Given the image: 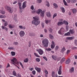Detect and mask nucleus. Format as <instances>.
<instances>
[{"label": "nucleus", "instance_id": "nucleus-48", "mask_svg": "<svg viewBox=\"0 0 77 77\" xmlns=\"http://www.w3.org/2000/svg\"><path fill=\"white\" fill-rule=\"evenodd\" d=\"M11 56H14L15 55V52L12 51L11 52Z\"/></svg>", "mask_w": 77, "mask_h": 77}, {"label": "nucleus", "instance_id": "nucleus-51", "mask_svg": "<svg viewBox=\"0 0 77 77\" xmlns=\"http://www.w3.org/2000/svg\"><path fill=\"white\" fill-rule=\"evenodd\" d=\"M31 9L32 10V11H35V9L34 8V6H33V5L31 6Z\"/></svg>", "mask_w": 77, "mask_h": 77}, {"label": "nucleus", "instance_id": "nucleus-2", "mask_svg": "<svg viewBox=\"0 0 77 77\" xmlns=\"http://www.w3.org/2000/svg\"><path fill=\"white\" fill-rule=\"evenodd\" d=\"M42 44L44 47L47 48L48 45V40L47 38H44L42 41Z\"/></svg>", "mask_w": 77, "mask_h": 77}, {"label": "nucleus", "instance_id": "nucleus-28", "mask_svg": "<svg viewBox=\"0 0 77 77\" xmlns=\"http://www.w3.org/2000/svg\"><path fill=\"white\" fill-rule=\"evenodd\" d=\"M60 9H61L62 12L63 13H65V9H64V8L63 7H60Z\"/></svg>", "mask_w": 77, "mask_h": 77}, {"label": "nucleus", "instance_id": "nucleus-4", "mask_svg": "<svg viewBox=\"0 0 77 77\" xmlns=\"http://www.w3.org/2000/svg\"><path fill=\"white\" fill-rule=\"evenodd\" d=\"M11 62H13V65H14L15 66H16L17 67L18 69H20L19 67L17 66V65H15V64H17V63H18V61H17V59L15 58H13V59H12L11 60Z\"/></svg>", "mask_w": 77, "mask_h": 77}, {"label": "nucleus", "instance_id": "nucleus-22", "mask_svg": "<svg viewBox=\"0 0 77 77\" xmlns=\"http://www.w3.org/2000/svg\"><path fill=\"white\" fill-rule=\"evenodd\" d=\"M63 24V22H59L57 24V26H60L61 25H62Z\"/></svg>", "mask_w": 77, "mask_h": 77}, {"label": "nucleus", "instance_id": "nucleus-34", "mask_svg": "<svg viewBox=\"0 0 77 77\" xmlns=\"http://www.w3.org/2000/svg\"><path fill=\"white\" fill-rule=\"evenodd\" d=\"M45 50L47 51H51V49L50 48H45Z\"/></svg>", "mask_w": 77, "mask_h": 77}, {"label": "nucleus", "instance_id": "nucleus-37", "mask_svg": "<svg viewBox=\"0 0 77 77\" xmlns=\"http://www.w3.org/2000/svg\"><path fill=\"white\" fill-rule=\"evenodd\" d=\"M63 22V24H65L66 25H68V24H69V23H68L67 21L65 20H64Z\"/></svg>", "mask_w": 77, "mask_h": 77}, {"label": "nucleus", "instance_id": "nucleus-60", "mask_svg": "<svg viewBox=\"0 0 77 77\" xmlns=\"http://www.w3.org/2000/svg\"><path fill=\"white\" fill-rule=\"evenodd\" d=\"M55 77H63V76H58V75H57V74H56Z\"/></svg>", "mask_w": 77, "mask_h": 77}, {"label": "nucleus", "instance_id": "nucleus-33", "mask_svg": "<svg viewBox=\"0 0 77 77\" xmlns=\"http://www.w3.org/2000/svg\"><path fill=\"white\" fill-rule=\"evenodd\" d=\"M65 48L63 47L61 49V52H62V53H63L64 51H65Z\"/></svg>", "mask_w": 77, "mask_h": 77}, {"label": "nucleus", "instance_id": "nucleus-49", "mask_svg": "<svg viewBox=\"0 0 77 77\" xmlns=\"http://www.w3.org/2000/svg\"><path fill=\"white\" fill-rule=\"evenodd\" d=\"M28 61H29V58H26V59L24 60V62L27 63Z\"/></svg>", "mask_w": 77, "mask_h": 77}, {"label": "nucleus", "instance_id": "nucleus-14", "mask_svg": "<svg viewBox=\"0 0 77 77\" xmlns=\"http://www.w3.org/2000/svg\"><path fill=\"white\" fill-rule=\"evenodd\" d=\"M35 70L38 72H39V73H40V72H41V69L40 68H38V67H35Z\"/></svg>", "mask_w": 77, "mask_h": 77}, {"label": "nucleus", "instance_id": "nucleus-16", "mask_svg": "<svg viewBox=\"0 0 77 77\" xmlns=\"http://www.w3.org/2000/svg\"><path fill=\"white\" fill-rule=\"evenodd\" d=\"M71 62V60L69 58H68L66 61V64H69Z\"/></svg>", "mask_w": 77, "mask_h": 77}, {"label": "nucleus", "instance_id": "nucleus-54", "mask_svg": "<svg viewBox=\"0 0 77 77\" xmlns=\"http://www.w3.org/2000/svg\"><path fill=\"white\" fill-rule=\"evenodd\" d=\"M8 50H14V48L12 47H8Z\"/></svg>", "mask_w": 77, "mask_h": 77}, {"label": "nucleus", "instance_id": "nucleus-41", "mask_svg": "<svg viewBox=\"0 0 77 77\" xmlns=\"http://www.w3.org/2000/svg\"><path fill=\"white\" fill-rule=\"evenodd\" d=\"M34 54L35 56H36V57H40V56H39V55H38V54H37V53H34Z\"/></svg>", "mask_w": 77, "mask_h": 77}, {"label": "nucleus", "instance_id": "nucleus-1", "mask_svg": "<svg viewBox=\"0 0 77 77\" xmlns=\"http://www.w3.org/2000/svg\"><path fill=\"white\" fill-rule=\"evenodd\" d=\"M33 18L34 19V20L32 22V24H34L35 26H38V24H40L41 22L39 20L38 18L36 17H33Z\"/></svg>", "mask_w": 77, "mask_h": 77}, {"label": "nucleus", "instance_id": "nucleus-62", "mask_svg": "<svg viewBox=\"0 0 77 77\" xmlns=\"http://www.w3.org/2000/svg\"><path fill=\"white\" fill-rule=\"evenodd\" d=\"M10 67V65L9 63H8L7 64V66L6 67V68H8V67Z\"/></svg>", "mask_w": 77, "mask_h": 77}, {"label": "nucleus", "instance_id": "nucleus-25", "mask_svg": "<svg viewBox=\"0 0 77 77\" xmlns=\"http://www.w3.org/2000/svg\"><path fill=\"white\" fill-rule=\"evenodd\" d=\"M72 12L74 14H75L77 12V10L76 9H72Z\"/></svg>", "mask_w": 77, "mask_h": 77}, {"label": "nucleus", "instance_id": "nucleus-50", "mask_svg": "<svg viewBox=\"0 0 77 77\" xmlns=\"http://www.w3.org/2000/svg\"><path fill=\"white\" fill-rule=\"evenodd\" d=\"M29 35L30 36H35V34L34 33H30L29 34Z\"/></svg>", "mask_w": 77, "mask_h": 77}, {"label": "nucleus", "instance_id": "nucleus-46", "mask_svg": "<svg viewBox=\"0 0 77 77\" xmlns=\"http://www.w3.org/2000/svg\"><path fill=\"white\" fill-rule=\"evenodd\" d=\"M13 75H14V76H17V74H16V72H15V71H13Z\"/></svg>", "mask_w": 77, "mask_h": 77}, {"label": "nucleus", "instance_id": "nucleus-18", "mask_svg": "<svg viewBox=\"0 0 77 77\" xmlns=\"http://www.w3.org/2000/svg\"><path fill=\"white\" fill-rule=\"evenodd\" d=\"M52 59H54V60H57V57L54 55H52Z\"/></svg>", "mask_w": 77, "mask_h": 77}, {"label": "nucleus", "instance_id": "nucleus-45", "mask_svg": "<svg viewBox=\"0 0 77 77\" xmlns=\"http://www.w3.org/2000/svg\"><path fill=\"white\" fill-rule=\"evenodd\" d=\"M69 32L71 34H73L74 33V30L73 29H70Z\"/></svg>", "mask_w": 77, "mask_h": 77}, {"label": "nucleus", "instance_id": "nucleus-32", "mask_svg": "<svg viewBox=\"0 0 77 77\" xmlns=\"http://www.w3.org/2000/svg\"><path fill=\"white\" fill-rule=\"evenodd\" d=\"M49 38H50L51 39H54V37L53 35H51V34H49Z\"/></svg>", "mask_w": 77, "mask_h": 77}, {"label": "nucleus", "instance_id": "nucleus-56", "mask_svg": "<svg viewBox=\"0 0 77 77\" xmlns=\"http://www.w3.org/2000/svg\"><path fill=\"white\" fill-rule=\"evenodd\" d=\"M43 58L44 59H45L46 61H47V60H47V58L46 57H43Z\"/></svg>", "mask_w": 77, "mask_h": 77}, {"label": "nucleus", "instance_id": "nucleus-12", "mask_svg": "<svg viewBox=\"0 0 77 77\" xmlns=\"http://www.w3.org/2000/svg\"><path fill=\"white\" fill-rule=\"evenodd\" d=\"M26 3H27V2L26 1H25L23 3L22 5L23 9H24V8H26V6H27V5H26Z\"/></svg>", "mask_w": 77, "mask_h": 77}, {"label": "nucleus", "instance_id": "nucleus-11", "mask_svg": "<svg viewBox=\"0 0 77 77\" xmlns=\"http://www.w3.org/2000/svg\"><path fill=\"white\" fill-rule=\"evenodd\" d=\"M51 47L52 49L54 48V47H55V43L53 41L52 42V44L51 46Z\"/></svg>", "mask_w": 77, "mask_h": 77}, {"label": "nucleus", "instance_id": "nucleus-17", "mask_svg": "<svg viewBox=\"0 0 77 77\" xmlns=\"http://www.w3.org/2000/svg\"><path fill=\"white\" fill-rule=\"evenodd\" d=\"M44 14H45V11H41L40 15L42 17H44Z\"/></svg>", "mask_w": 77, "mask_h": 77}, {"label": "nucleus", "instance_id": "nucleus-13", "mask_svg": "<svg viewBox=\"0 0 77 77\" xmlns=\"http://www.w3.org/2000/svg\"><path fill=\"white\" fill-rule=\"evenodd\" d=\"M4 9V8L3 7H2L1 10H0V13L1 14H3V15H4L5 14V11H3L2 10H3Z\"/></svg>", "mask_w": 77, "mask_h": 77}, {"label": "nucleus", "instance_id": "nucleus-23", "mask_svg": "<svg viewBox=\"0 0 77 77\" xmlns=\"http://www.w3.org/2000/svg\"><path fill=\"white\" fill-rule=\"evenodd\" d=\"M42 11V10L38 9V10H37L36 11V13L38 14H40V13H41Z\"/></svg>", "mask_w": 77, "mask_h": 77}, {"label": "nucleus", "instance_id": "nucleus-24", "mask_svg": "<svg viewBox=\"0 0 77 77\" xmlns=\"http://www.w3.org/2000/svg\"><path fill=\"white\" fill-rule=\"evenodd\" d=\"M53 6H54V8L55 9H57L58 8V6H57V5L56 4V3H54L53 4Z\"/></svg>", "mask_w": 77, "mask_h": 77}, {"label": "nucleus", "instance_id": "nucleus-5", "mask_svg": "<svg viewBox=\"0 0 77 77\" xmlns=\"http://www.w3.org/2000/svg\"><path fill=\"white\" fill-rule=\"evenodd\" d=\"M36 51L38 52L39 54L40 55H42L43 53H44V51L41 49H37Z\"/></svg>", "mask_w": 77, "mask_h": 77}, {"label": "nucleus", "instance_id": "nucleus-39", "mask_svg": "<svg viewBox=\"0 0 77 77\" xmlns=\"http://www.w3.org/2000/svg\"><path fill=\"white\" fill-rule=\"evenodd\" d=\"M48 30L50 33H52L53 31V29H52L50 28H49L48 29Z\"/></svg>", "mask_w": 77, "mask_h": 77}, {"label": "nucleus", "instance_id": "nucleus-44", "mask_svg": "<svg viewBox=\"0 0 77 77\" xmlns=\"http://www.w3.org/2000/svg\"><path fill=\"white\" fill-rule=\"evenodd\" d=\"M63 3L64 4V5L65 6H67V3H66V2L65 1V0H63Z\"/></svg>", "mask_w": 77, "mask_h": 77}, {"label": "nucleus", "instance_id": "nucleus-10", "mask_svg": "<svg viewBox=\"0 0 77 77\" xmlns=\"http://www.w3.org/2000/svg\"><path fill=\"white\" fill-rule=\"evenodd\" d=\"M65 32L64 29L63 28H61L60 30L58 31V33L60 35H62V32Z\"/></svg>", "mask_w": 77, "mask_h": 77}, {"label": "nucleus", "instance_id": "nucleus-9", "mask_svg": "<svg viewBox=\"0 0 77 77\" xmlns=\"http://www.w3.org/2000/svg\"><path fill=\"white\" fill-rule=\"evenodd\" d=\"M58 74L59 75H61L62 74V66H60L59 67Z\"/></svg>", "mask_w": 77, "mask_h": 77}, {"label": "nucleus", "instance_id": "nucleus-27", "mask_svg": "<svg viewBox=\"0 0 77 77\" xmlns=\"http://www.w3.org/2000/svg\"><path fill=\"white\" fill-rule=\"evenodd\" d=\"M70 35H71V33H70V32H68L67 33H66L64 34V36H70Z\"/></svg>", "mask_w": 77, "mask_h": 77}, {"label": "nucleus", "instance_id": "nucleus-15", "mask_svg": "<svg viewBox=\"0 0 77 77\" xmlns=\"http://www.w3.org/2000/svg\"><path fill=\"white\" fill-rule=\"evenodd\" d=\"M69 71L70 73H72L74 71V68L72 67L71 69H69Z\"/></svg>", "mask_w": 77, "mask_h": 77}, {"label": "nucleus", "instance_id": "nucleus-8", "mask_svg": "<svg viewBox=\"0 0 77 77\" xmlns=\"http://www.w3.org/2000/svg\"><path fill=\"white\" fill-rule=\"evenodd\" d=\"M66 1L68 3H75L76 2L77 0H66Z\"/></svg>", "mask_w": 77, "mask_h": 77}, {"label": "nucleus", "instance_id": "nucleus-29", "mask_svg": "<svg viewBox=\"0 0 77 77\" xmlns=\"http://www.w3.org/2000/svg\"><path fill=\"white\" fill-rule=\"evenodd\" d=\"M46 15L48 17H51V14H50V13L49 12H48L46 14Z\"/></svg>", "mask_w": 77, "mask_h": 77}, {"label": "nucleus", "instance_id": "nucleus-7", "mask_svg": "<svg viewBox=\"0 0 77 77\" xmlns=\"http://www.w3.org/2000/svg\"><path fill=\"white\" fill-rule=\"evenodd\" d=\"M74 37H67L66 38V39L65 40V41L66 42H68V40H71L74 39Z\"/></svg>", "mask_w": 77, "mask_h": 77}, {"label": "nucleus", "instance_id": "nucleus-3", "mask_svg": "<svg viewBox=\"0 0 77 77\" xmlns=\"http://www.w3.org/2000/svg\"><path fill=\"white\" fill-rule=\"evenodd\" d=\"M5 9H6L8 12L12 14L13 12H14V9L10 7H8V5H6L5 7Z\"/></svg>", "mask_w": 77, "mask_h": 77}, {"label": "nucleus", "instance_id": "nucleus-30", "mask_svg": "<svg viewBox=\"0 0 77 77\" xmlns=\"http://www.w3.org/2000/svg\"><path fill=\"white\" fill-rule=\"evenodd\" d=\"M65 59L66 58H65V57H63L61 60V63H63V62H65Z\"/></svg>", "mask_w": 77, "mask_h": 77}, {"label": "nucleus", "instance_id": "nucleus-53", "mask_svg": "<svg viewBox=\"0 0 77 77\" xmlns=\"http://www.w3.org/2000/svg\"><path fill=\"white\" fill-rule=\"evenodd\" d=\"M18 43L17 42H15L13 43V45H18Z\"/></svg>", "mask_w": 77, "mask_h": 77}, {"label": "nucleus", "instance_id": "nucleus-20", "mask_svg": "<svg viewBox=\"0 0 77 77\" xmlns=\"http://www.w3.org/2000/svg\"><path fill=\"white\" fill-rule=\"evenodd\" d=\"M18 5L19 6L20 9V10L23 9V8L21 7V3L20 2H18Z\"/></svg>", "mask_w": 77, "mask_h": 77}, {"label": "nucleus", "instance_id": "nucleus-21", "mask_svg": "<svg viewBox=\"0 0 77 77\" xmlns=\"http://www.w3.org/2000/svg\"><path fill=\"white\" fill-rule=\"evenodd\" d=\"M19 28L20 29H23L24 30H25L26 29V27L25 26H23L22 25H20L19 26Z\"/></svg>", "mask_w": 77, "mask_h": 77}, {"label": "nucleus", "instance_id": "nucleus-55", "mask_svg": "<svg viewBox=\"0 0 77 77\" xmlns=\"http://www.w3.org/2000/svg\"><path fill=\"white\" fill-rule=\"evenodd\" d=\"M32 73L33 75H35V74H36V71H35V70L33 71Z\"/></svg>", "mask_w": 77, "mask_h": 77}, {"label": "nucleus", "instance_id": "nucleus-6", "mask_svg": "<svg viewBox=\"0 0 77 77\" xmlns=\"http://www.w3.org/2000/svg\"><path fill=\"white\" fill-rule=\"evenodd\" d=\"M25 35V32L23 31H21L19 32V35L20 37H23Z\"/></svg>", "mask_w": 77, "mask_h": 77}, {"label": "nucleus", "instance_id": "nucleus-47", "mask_svg": "<svg viewBox=\"0 0 77 77\" xmlns=\"http://www.w3.org/2000/svg\"><path fill=\"white\" fill-rule=\"evenodd\" d=\"M6 17V16L3 15H0V18H5Z\"/></svg>", "mask_w": 77, "mask_h": 77}, {"label": "nucleus", "instance_id": "nucleus-26", "mask_svg": "<svg viewBox=\"0 0 77 77\" xmlns=\"http://www.w3.org/2000/svg\"><path fill=\"white\" fill-rule=\"evenodd\" d=\"M46 5L47 6V7H50V3H49V2H48V1H46Z\"/></svg>", "mask_w": 77, "mask_h": 77}, {"label": "nucleus", "instance_id": "nucleus-35", "mask_svg": "<svg viewBox=\"0 0 77 77\" xmlns=\"http://www.w3.org/2000/svg\"><path fill=\"white\" fill-rule=\"evenodd\" d=\"M8 27H9L10 29H13L14 28V26L11 24L8 25Z\"/></svg>", "mask_w": 77, "mask_h": 77}, {"label": "nucleus", "instance_id": "nucleus-59", "mask_svg": "<svg viewBox=\"0 0 77 77\" xmlns=\"http://www.w3.org/2000/svg\"><path fill=\"white\" fill-rule=\"evenodd\" d=\"M31 46V42H29V47H30Z\"/></svg>", "mask_w": 77, "mask_h": 77}, {"label": "nucleus", "instance_id": "nucleus-40", "mask_svg": "<svg viewBox=\"0 0 77 77\" xmlns=\"http://www.w3.org/2000/svg\"><path fill=\"white\" fill-rule=\"evenodd\" d=\"M57 13H55L53 15V19H54L55 17H57Z\"/></svg>", "mask_w": 77, "mask_h": 77}, {"label": "nucleus", "instance_id": "nucleus-42", "mask_svg": "<svg viewBox=\"0 0 77 77\" xmlns=\"http://www.w3.org/2000/svg\"><path fill=\"white\" fill-rule=\"evenodd\" d=\"M59 46L57 45L55 47V51H57L58 49H59Z\"/></svg>", "mask_w": 77, "mask_h": 77}, {"label": "nucleus", "instance_id": "nucleus-61", "mask_svg": "<svg viewBox=\"0 0 77 77\" xmlns=\"http://www.w3.org/2000/svg\"><path fill=\"white\" fill-rule=\"evenodd\" d=\"M20 65L21 66L22 68H23V65L22 64V63L20 62Z\"/></svg>", "mask_w": 77, "mask_h": 77}, {"label": "nucleus", "instance_id": "nucleus-31", "mask_svg": "<svg viewBox=\"0 0 77 77\" xmlns=\"http://www.w3.org/2000/svg\"><path fill=\"white\" fill-rule=\"evenodd\" d=\"M2 29H5V30H6V32L8 31V28L6 27H5L4 26H2Z\"/></svg>", "mask_w": 77, "mask_h": 77}, {"label": "nucleus", "instance_id": "nucleus-52", "mask_svg": "<svg viewBox=\"0 0 77 77\" xmlns=\"http://www.w3.org/2000/svg\"><path fill=\"white\" fill-rule=\"evenodd\" d=\"M37 2L38 3H41L42 2V0H37Z\"/></svg>", "mask_w": 77, "mask_h": 77}, {"label": "nucleus", "instance_id": "nucleus-58", "mask_svg": "<svg viewBox=\"0 0 77 77\" xmlns=\"http://www.w3.org/2000/svg\"><path fill=\"white\" fill-rule=\"evenodd\" d=\"M45 72L46 74H48V71H47V70H45Z\"/></svg>", "mask_w": 77, "mask_h": 77}, {"label": "nucleus", "instance_id": "nucleus-64", "mask_svg": "<svg viewBox=\"0 0 77 77\" xmlns=\"http://www.w3.org/2000/svg\"><path fill=\"white\" fill-rule=\"evenodd\" d=\"M42 27H43V28H44V23H42Z\"/></svg>", "mask_w": 77, "mask_h": 77}, {"label": "nucleus", "instance_id": "nucleus-38", "mask_svg": "<svg viewBox=\"0 0 77 77\" xmlns=\"http://www.w3.org/2000/svg\"><path fill=\"white\" fill-rule=\"evenodd\" d=\"M35 60L36 61V62H40V61L41 60L40 59V58H37L35 59Z\"/></svg>", "mask_w": 77, "mask_h": 77}, {"label": "nucleus", "instance_id": "nucleus-43", "mask_svg": "<svg viewBox=\"0 0 77 77\" xmlns=\"http://www.w3.org/2000/svg\"><path fill=\"white\" fill-rule=\"evenodd\" d=\"M8 23L7 21H6L4 23V26H8Z\"/></svg>", "mask_w": 77, "mask_h": 77}, {"label": "nucleus", "instance_id": "nucleus-19", "mask_svg": "<svg viewBox=\"0 0 77 77\" xmlns=\"http://www.w3.org/2000/svg\"><path fill=\"white\" fill-rule=\"evenodd\" d=\"M56 72L54 71H52L51 73L52 77H56Z\"/></svg>", "mask_w": 77, "mask_h": 77}, {"label": "nucleus", "instance_id": "nucleus-57", "mask_svg": "<svg viewBox=\"0 0 77 77\" xmlns=\"http://www.w3.org/2000/svg\"><path fill=\"white\" fill-rule=\"evenodd\" d=\"M69 53H70V50H67V52H66V54H69Z\"/></svg>", "mask_w": 77, "mask_h": 77}, {"label": "nucleus", "instance_id": "nucleus-36", "mask_svg": "<svg viewBox=\"0 0 77 77\" xmlns=\"http://www.w3.org/2000/svg\"><path fill=\"white\" fill-rule=\"evenodd\" d=\"M50 21H51V20H45V23H46V24H47L48 23H50Z\"/></svg>", "mask_w": 77, "mask_h": 77}, {"label": "nucleus", "instance_id": "nucleus-63", "mask_svg": "<svg viewBox=\"0 0 77 77\" xmlns=\"http://www.w3.org/2000/svg\"><path fill=\"white\" fill-rule=\"evenodd\" d=\"M17 77H21V75L18 74L17 75Z\"/></svg>", "mask_w": 77, "mask_h": 77}]
</instances>
